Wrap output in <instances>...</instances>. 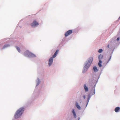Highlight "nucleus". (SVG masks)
Masks as SVG:
<instances>
[{
  "instance_id": "f257e3e1",
  "label": "nucleus",
  "mask_w": 120,
  "mask_h": 120,
  "mask_svg": "<svg viewBox=\"0 0 120 120\" xmlns=\"http://www.w3.org/2000/svg\"><path fill=\"white\" fill-rule=\"evenodd\" d=\"M24 108L23 107H22L17 110L15 115V118L17 119L20 117L24 111Z\"/></svg>"
},
{
  "instance_id": "f03ea898",
  "label": "nucleus",
  "mask_w": 120,
  "mask_h": 120,
  "mask_svg": "<svg viewBox=\"0 0 120 120\" xmlns=\"http://www.w3.org/2000/svg\"><path fill=\"white\" fill-rule=\"evenodd\" d=\"M59 50H57L55 53L52 57H51L49 59V65L50 66L52 64L53 61V58H55L57 55L58 53Z\"/></svg>"
},
{
  "instance_id": "7ed1b4c3",
  "label": "nucleus",
  "mask_w": 120,
  "mask_h": 120,
  "mask_svg": "<svg viewBox=\"0 0 120 120\" xmlns=\"http://www.w3.org/2000/svg\"><path fill=\"white\" fill-rule=\"evenodd\" d=\"M24 55L25 56L27 55L29 57H32L35 56L34 54L30 52L28 50L24 52Z\"/></svg>"
},
{
  "instance_id": "20e7f679",
  "label": "nucleus",
  "mask_w": 120,
  "mask_h": 120,
  "mask_svg": "<svg viewBox=\"0 0 120 120\" xmlns=\"http://www.w3.org/2000/svg\"><path fill=\"white\" fill-rule=\"evenodd\" d=\"M91 64H90V63L88 62L87 63L84 68V70L83 71V72L84 73L85 71L87 70V69L90 67Z\"/></svg>"
},
{
  "instance_id": "39448f33",
  "label": "nucleus",
  "mask_w": 120,
  "mask_h": 120,
  "mask_svg": "<svg viewBox=\"0 0 120 120\" xmlns=\"http://www.w3.org/2000/svg\"><path fill=\"white\" fill-rule=\"evenodd\" d=\"M38 25L39 24L38 22L35 20H34V21L31 24V26L32 27H35Z\"/></svg>"
},
{
  "instance_id": "423d86ee",
  "label": "nucleus",
  "mask_w": 120,
  "mask_h": 120,
  "mask_svg": "<svg viewBox=\"0 0 120 120\" xmlns=\"http://www.w3.org/2000/svg\"><path fill=\"white\" fill-rule=\"evenodd\" d=\"M72 32V30H69L67 31L65 34V37H67L69 35H70Z\"/></svg>"
},
{
  "instance_id": "0eeeda50",
  "label": "nucleus",
  "mask_w": 120,
  "mask_h": 120,
  "mask_svg": "<svg viewBox=\"0 0 120 120\" xmlns=\"http://www.w3.org/2000/svg\"><path fill=\"white\" fill-rule=\"evenodd\" d=\"M93 58L92 57H90L88 60V62L90 63V64H91L93 61Z\"/></svg>"
},
{
  "instance_id": "6e6552de",
  "label": "nucleus",
  "mask_w": 120,
  "mask_h": 120,
  "mask_svg": "<svg viewBox=\"0 0 120 120\" xmlns=\"http://www.w3.org/2000/svg\"><path fill=\"white\" fill-rule=\"evenodd\" d=\"M120 110V108L118 107H116L115 109V111L116 112H117Z\"/></svg>"
},
{
  "instance_id": "1a4fd4ad",
  "label": "nucleus",
  "mask_w": 120,
  "mask_h": 120,
  "mask_svg": "<svg viewBox=\"0 0 120 120\" xmlns=\"http://www.w3.org/2000/svg\"><path fill=\"white\" fill-rule=\"evenodd\" d=\"M75 105L76 107L78 109H80L81 107L77 102H76Z\"/></svg>"
},
{
  "instance_id": "9d476101",
  "label": "nucleus",
  "mask_w": 120,
  "mask_h": 120,
  "mask_svg": "<svg viewBox=\"0 0 120 120\" xmlns=\"http://www.w3.org/2000/svg\"><path fill=\"white\" fill-rule=\"evenodd\" d=\"M103 58V56L101 54L100 55L98 56V58L99 60V61L100 60H101V59H102Z\"/></svg>"
},
{
  "instance_id": "9b49d317",
  "label": "nucleus",
  "mask_w": 120,
  "mask_h": 120,
  "mask_svg": "<svg viewBox=\"0 0 120 120\" xmlns=\"http://www.w3.org/2000/svg\"><path fill=\"white\" fill-rule=\"evenodd\" d=\"M84 87L86 92H87L88 91V89L87 87L86 86V84H85L84 85Z\"/></svg>"
},
{
  "instance_id": "f8f14e48",
  "label": "nucleus",
  "mask_w": 120,
  "mask_h": 120,
  "mask_svg": "<svg viewBox=\"0 0 120 120\" xmlns=\"http://www.w3.org/2000/svg\"><path fill=\"white\" fill-rule=\"evenodd\" d=\"M10 46V45H9L6 44L4 45V46L2 48V49H4L5 48H6L7 47H9Z\"/></svg>"
},
{
  "instance_id": "ddd939ff",
  "label": "nucleus",
  "mask_w": 120,
  "mask_h": 120,
  "mask_svg": "<svg viewBox=\"0 0 120 120\" xmlns=\"http://www.w3.org/2000/svg\"><path fill=\"white\" fill-rule=\"evenodd\" d=\"M101 63L102 61L101 60H100V61H99V62L98 63V65L100 67H101L102 66V65L101 64Z\"/></svg>"
},
{
  "instance_id": "4468645a",
  "label": "nucleus",
  "mask_w": 120,
  "mask_h": 120,
  "mask_svg": "<svg viewBox=\"0 0 120 120\" xmlns=\"http://www.w3.org/2000/svg\"><path fill=\"white\" fill-rule=\"evenodd\" d=\"M94 70L95 72H97L98 71V69L95 66L93 67Z\"/></svg>"
},
{
  "instance_id": "2eb2a0df",
  "label": "nucleus",
  "mask_w": 120,
  "mask_h": 120,
  "mask_svg": "<svg viewBox=\"0 0 120 120\" xmlns=\"http://www.w3.org/2000/svg\"><path fill=\"white\" fill-rule=\"evenodd\" d=\"M16 48L18 50V52H20V49L18 47L16 46Z\"/></svg>"
},
{
  "instance_id": "dca6fc26",
  "label": "nucleus",
  "mask_w": 120,
  "mask_h": 120,
  "mask_svg": "<svg viewBox=\"0 0 120 120\" xmlns=\"http://www.w3.org/2000/svg\"><path fill=\"white\" fill-rule=\"evenodd\" d=\"M102 51V49H100L98 51V52L99 53H101Z\"/></svg>"
},
{
  "instance_id": "f3484780",
  "label": "nucleus",
  "mask_w": 120,
  "mask_h": 120,
  "mask_svg": "<svg viewBox=\"0 0 120 120\" xmlns=\"http://www.w3.org/2000/svg\"><path fill=\"white\" fill-rule=\"evenodd\" d=\"M73 114L74 117L75 118H76V114L75 113H73Z\"/></svg>"
},
{
  "instance_id": "a211bd4d",
  "label": "nucleus",
  "mask_w": 120,
  "mask_h": 120,
  "mask_svg": "<svg viewBox=\"0 0 120 120\" xmlns=\"http://www.w3.org/2000/svg\"><path fill=\"white\" fill-rule=\"evenodd\" d=\"M72 111L73 113H75V112L74 109H72Z\"/></svg>"
},
{
  "instance_id": "6ab92c4d",
  "label": "nucleus",
  "mask_w": 120,
  "mask_h": 120,
  "mask_svg": "<svg viewBox=\"0 0 120 120\" xmlns=\"http://www.w3.org/2000/svg\"><path fill=\"white\" fill-rule=\"evenodd\" d=\"M83 97L84 99H85V98H86V96H85V95H83Z\"/></svg>"
},
{
  "instance_id": "aec40b11",
  "label": "nucleus",
  "mask_w": 120,
  "mask_h": 120,
  "mask_svg": "<svg viewBox=\"0 0 120 120\" xmlns=\"http://www.w3.org/2000/svg\"><path fill=\"white\" fill-rule=\"evenodd\" d=\"M95 93V89H94V94Z\"/></svg>"
},
{
  "instance_id": "412c9836",
  "label": "nucleus",
  "mask_w": 120,
  "mask_h": 120,
  "mask_svg": "<svg viewBox=\"0 0 120 120\" xmlns=\"http://www.w3.org/2000/svg\"><path fill=\"white\" fill-rule=\"evenodd\" d=\"M120 39V38H117V41H118Z\"/></svg>"
},
{
  "instance_id": "4be33fe9",
  "label": "nucleus",
  "mask_w": 120,
  "mask_h": 120,
  "mask_svg": "<svg viewBox=\"0 0 120 120\" xmlns=\"http://www.w3.org/2000/svg\"><path fill=\"white\" fill-rule=\"evenodd\" d=\"M111 56H110V58H109V61H109L111 59Z\"/></svg>"
},
{
  "instance_id": "5701e85b",
  "label": "nucleus",
  "mask_w": 120,
  "mask_h": 120,
  "mask_svg": "<svg viewBox=\"0 0 120 120\" xmlns=\"http://www.w3.org/2000/svg\"><path fill=\"white\" fill-rule=\"evenodd\" d=\"M109 45H108L107 46V47L108 48H109Z\"/></svg>"
},
{
  "instance_id": "b1692460",
  "label": "nucleus",
  "mask_w": 120,
  "mask_h": 120,
  "mask_svg": "<svg viewBox=\"0 0 120 120\" xmlns=\"http://www.w3.org/2000/svg\"><path fill=\"white\" fill-rule=\"evenodd\" d=\"M119 18H120V16L119 17Z\"/></svg>"
}]
</instances>
